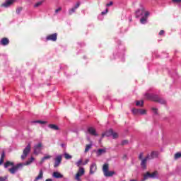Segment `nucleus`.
Masks as SVG:
<instances>
[{"mask_svg":"<svg viewBox=\"0 0 181 181\" xmlns=\"http://www.w3.org/2000/svg\"><path fill=\"white\" fill-rule=\"evenodd\" d=\"M23 166V164L18 163L17 165H13L11 168L8 169V172L11 173V175H15L18 170H19L20 168H22Z\"/></svg>","mask_w":181,"mask_h":181,"instance_id":"nucleus-1","label":"nucleus"},{"mask_svg":"<svg viewBox=\"0 0 181 181\" xmlns=\"http://www.w3.org/2000/svg\"><path fill=\"white\" fill-rule=\"evenodd\" d=\"M84 173H86V170L83 168L80 167L75 176L76 180L81 181V179L80 177H81V176H83Z\"/></svg>","mask_w":181,"mask_h":181,"instance_id":"nucleus-2","label":"nucleus"},{"mask_svg":"<svg viewBox=\"0 0 181 181\" xmlns=\"http://www.w3.org/2000/svg\"><path fill=\"white\" fill-rule=\"evenodd\" d=\"M158 176V171H154L153 173H151L149 172H147L144 175V180H146L148 178L155 179Z\"/></svg>","mask_w":181,"mask_h":181,"instance_id":"nucleus-3","label":"nucleus"},{"mask_svg":"<svg viewBox=\"0 0 181 181\" xmlns=\"http://www.w3.org/2000/svg\"><path fill=\"white\" fill-rule=\"evenodd\" d=\"M30 152V144H28L25 149L23 151V154L21 156V159L24 160V159H26L28 155H29V153Z\"/></svg>","mask_w":181,"mask_h":181,"instance_id":"nucleus-4","label":"nucleus"},{"mask_svg":"<svg viewBox=\"0 0 181 181\" xmlns=\"http://www.w3.org/2000/svg\"><path fill=\"white\" fill-rule=\"evenodd\" d=\"M42 146H43V144H42V143H38L34 146L35 155H39V153H40V152L42 151Z\"/></svg>","mask_w":181,"mask_h":181,"instance_id":"nucleus-5","label":"nucleus"},{"mask_svg":"<svg viewBox=\"0 0 181 181\" xmlns=\"http://www.w3.org/2000/svg\"><path fill=\"white\" fill-rule=\"evenodd\" d=\"M132 112L134 115H145V114H146V110H144V109H135L134 108L132 110Z\"/></svg>","mask_w":181,"mask_h":181,"instance_id":"nucleus-6","label":"nucleus"},{"mask_svg":"<svg viewBox=\"0 0 181 181\" xmlns=\"http://www.w3.org/2000/svg\"><path fill=\"white\" fill-rule=\"evenodd\" d=\"M46 40L47 41L51 40V42H56V40H57V33L49 35L48 36H47Z\"/></svg>","mask_w":181,"mask_h":181,"instance_id":"nucleus-7","label":"nucleus"},{"mask_svg":"<svg viewBox=\"0 0 181 181\" xmlns=\"http://www.w3.org/2000/svg\"><path fill=\"white\" fill-rule=\"evenodd\" d=\"M97 172V164L95 163H93L90 166V175H94Z\"/></svg>","mask_w":181,"mask_h":181,"instance_id":"nucleus-8","label":"nucleus"},{"mask_svg":"<svg viewBox=\"0 0 181 181\" xmlns=\"http://www.w3.org/2000/svg\"><path fill=\"white\" fill-rule=\"evenodd\" d=\"M149 155H147L146 157H145L144 159H141V166L143 168V169H146V162L149 160Z\"/></svg>","mask_w":181,"mask_h":181,"instance_id":"nucleus-9","label":"nucleus"},{"mask_svg":"<svg viewBox=\"0 0 181 181\" xmlns=\"http://www.w3.org/2000/svg\"><path fill=\"white\" fill-rule=\"evenodd\" d=\"M62 163V156H58L55 158V163L54 164V168H59Z\"/></svg>","mask_w":181,"mask_h":181,"instance_id":"nucleus-10","label":"nucleus"},{"mask_svg":"<svg viewBox=\"0 0 181 181\" xmlns=\"http://www.w3.org/2000/svg\"><path fill=\"white\" fill-rule=\"evenodd\" d=\"M144 12H145V8H141V9H138L136 11V18H140V16H142L144 15Z\"/></svg>","mask_w":181,"mask_h":181,"instance_id":"nucleus-11","label":"nucleus"},{"mask_svg":"<svg viewBox=\"0 0 181 181\" xmlns=\"http://www.w3.org/2000/svg\"><path fill=\"white\" fill-rule=\"evenodd\" d=\"M0 44L2 46H8V45H9V39H8L6 37H3L1 39V40L0 41Z\"/></svg>","mask_w":181,"mask_h":181,"instance_id":"nucleus-12","label":"nucleus"},{"mask_svg":"<svg viewBox=\"0 0 181 181\" xmlns=\"http://www.w3.org/2000/svg\"><path fill=\"white\" fill-rule=\"evenodd\" d=\"M15 2V0H7L4 4H2V6H4V8H8V6H11Z\"/></svg>","mask_w":181,"mask_h":181,"instance_id":"nucleus-13","label":"nucleus"},{"mask_svg":"<svg viewBox=\"0 0 181 181\" xmlns=\"http://www.w3.org/2000/svg\"><path fill=\"white\" fill-rule=\"evenodd\" d=\"M49 128H50L51 129H53V131H59L60 130V128L59 127V126L56 125V124H49L48 125Z\"/></svg>","mask_w":181,"mask_h":181,"instance_id":"nucleus-14","label":"nucleus"},{"mask_svg":"<svg viewBox=\"0 0 181 181\" xmlns=\"http://www.w3.org/2000/svg\"><path fill=\"white\" fill-rule=\"evenodd\" d=\"M112 129H110L109 131L106 132L105 133L102 134V138H104V136H111L112 135Z\"/></svg>","mask_w":181,"mask_h":181,"instance_id":"nucleus-15","label":"nucleus"},{"mask_svg":"<svg viewBox=\"0 0 181 181\" xmlns=\"http://www.w3.org/2000/svg\"><path fill=\"white\" fill-rule=\"evenodd\" d=\"M114 175H115V171L107 170L106 173H104V176H105L106 177H111L112 176H114Z\"/></svg>","mask_w":181,"mask_h":181,"instance_id":"nucleus-16","label":"nucleus"},{"mask_svg":"<svg viewBox=\"0 0 181 181\" xmlns=\"http://www.w3.org/2000/svg\"><path fill=\"white\" fill-rule=\"evenodd\" d=\"M52 176L55 177V179H62V177H63V175L59 172H54Z\"/></svg>","mask_w":181,"mask_h":181,"instance_id":"nucleus-17","label":"nucleus"},{"mask_svg":"<svg viewBox=\"0 0 181 181\" xmlns=\"http://www.w3.org/2000/svg\"><path fill=\"white\" fill-rule=\"evenodd\" d=\"M88 132L90 135H93L94 136H97V132H95V129L93 127H90L88 129Z\"/></svg>","mask_w":181,"mask_h":181,"instance_id":"nucleus-18","label":"nucleus"},{"mask_svg":"<svg viewBox=\"0 0 181 181\" xmlns=\"http://www.w3.org/2000/svg\"><path fill=\"white\" fill-rule=\"evenodd\" d=\"M107 149L105 148H100L97 151V156H101L103 153H106Z\"/></svg>","mask_w":181,"mask_h":181,"instance_id":"nucleus-19","label":"nucleus"},{"mask_svg":"<svg viewBox=\"0 0 181 181\" xmlns=\"http://www.w3.org/2000/svg\"><path fill=\"white\" fill-rule=\"evenodd\" d=\"M5 151H3L1 154V158H0V166L1 165H2V163H4V162H5Z\"/></svg>","mask_w":181,"mask_h":181,"instance_id":"nucleus-20","label":"nucleus"},{"mask_svg":"<svg viewBox=\"0 0 181 181\" xmlns=\"http://www.w3.org/2000/svg\"><path fill=\"white\" fill-rule=\"evenodd\" d=\"M109 168H110V165H108V163H105L103 166V173H105L106 172H108Z\"/></svg>","mask_w":181,"mask_h":181,"instance_id":"nucleus-21","label":"nucleus"},{"mask_svg":"<svg viewBox=\"0 0 181 181\" xmlns=\"http://www.w3.org/2000/svg\"><path fill=\"white\" fill-rule=\"evenodd\" d=\"M149 159H155V158H158V151H153L151 153Z\"/></svg>","mask_w":181,"mask_h":181,"instance_id":"nucleus-22","label":"nucleus"},{"mask_svg":"<svg viewBox=\"0 0 181 181\" xmlns=\"http://www.w3.org/2000/svg\"><path fill=\"white\" fill-rule=\"evenodd\" d=\"M13 165H15L13 162L6 161V163H4V168L6 169L7 168H9V166H13Z\"/></svg>","mask_w":181,"mask_h":181,"instance_id":"nucleus-23","label":"nucleus"},{"mask_svg":"<svg viewBox=\"0 0 181 181\" xmlns=\"http://www.w3.org/2000/svg\"><path fill=\"white\" fill-rule=\"evenodd\" d=\"M159 100V96L158 95H153L151 98V101H155L156 103H158Z\"/></svg>","mask_w":181,"mask_h":181,"instance_id":"nucleus-24","label":"nucleus"},{"mask_svg":"<svg viewBox=\"0 0 181 181\" xmlns=\"http://www.w3.org/2000/svg\"><path fill=\"white\" fill-rule=\"evenodd\" d=\"M52 158V156H45L41 159V163H43L46 160L50 159Z\"/></svg>","mask_w":181,"mask_h":181,"instance_id":"nucleus-25","label":"nucleus"},{"mask_svg":"<svg viewBox=\"0 0 181 181\" xmlns=\"http://www.w3.org/2000/svg\"><path fill=\"white\" fill-rule=\"evenodd\" d=\"M136 105L137 107H139V105H140V107H144V100H141V101L137 100V101H136Z\"/></svg>","mask_w":181,"mask_h":181,"instance_id":"nucleus-26","label":"nucleus"},{"mask_svg":"<svg viewBox=\"0 0 181 181\" xmlns=\"http://www.w3.org/2000/svg\"><path fill=\"white\" fill-rule=\"evenodd\" d=\"M93 146L92 144H87L85 148V152L87 153L90 151V148Z\"/></svg>","mask_w":181,"mask_h":181,"instance_id":"nucleus-27","label":"nucleus"},{"mask_svg":"<svg viewBox=\"0 0 181 181\" xmlns=\"http://www.w3.org/2000/svg\"><path fill=\"white\" fill-rule=\"evenodd\" d=\"M180 158H181V153H180V152L176 153L174 156V159H175V160Z\"/></svg>","mask_w":181,"mask_h":181,"instance_id":"nucleus-28","label":"nucleus"},{"mask_svg":"<svg viewBox=\"0 0 181 181\" xmlns=\"http://www.w3.org/2000/svg\"><path fill=\"white\" fill-rule=\"evenodd\" d=\"M33 122L35 124H47V122L42 121V120H37V121H34Z\"/></svg>","mask_w":181,"mask_h":181,"instance_id":"nucleus-29","label":"nucleus"},{"mask_svg":"<svg viewBox=\"0 0 181 181\" xmlns=\"http://www.w3.org/2000/svg\"><path fill=\"white\" fill-rule=\"evenodd\" d=\"M76 8L73 7L72 8L69 10V15H73V13H74V12H76Z\"/></svg>","mask_w":181,"mask_h":181,"instance_id":"nucleus-30","label":"nucleus"},{"mask_svg":"<svg viewBox=\"0 0 181 181\" xmlns=\"http://www.w3.org/2000/svg\"><path fill=\"white\" fill-rule=\"evenodd\" d=\"M148 19V18L146 17H143L140 19V22L141 23H142L143 25L146 23V20Z\"/></svg>","mask_w":181,"mask_h":181,"instance_id":"nucleus-31","label":"nucleus"},{"mask_svg":"<svg viewBox=\"0 0 181 181\" xmlns=\"http://www.w3.org/2000/svg\"><path fill=\"white\" fill-rule=\"evenodd\" d=\"M153 95H151L149 93H146L145 97L146 100H150L151 101Z\"/></svg>","mask_w":181,"mask_h":181,"instance_id":"nucleus-32","label":"nucleus"},{"mask_svg":"<svg viewBox=\"0 0 181 181\" xmlns=\"http://www.w3.org/2000/svg\"><path fill=\"white\" fill-rule=\"evenodd\" d=\"M157 103H159L160 104H166V100L163 98H158V100Z\"/></svg>","mask_w":181,"mask_h":181,"instance_id":"nucleus-33","label":"nucleus"},{"mask_svg":"<svg viewBox=\"0 0 181 181\" xmlns=\"http://www.w3.org/2000/svg\"><path fill=\"white\" fill-rule=\"evenodd\" d=\"M33 160H35V158L31 157V158L28 160L26 161L25 165H30V163H32V162H33Z\"/></svg>","mask_w":181,"mask_h":181,"instance_id":"nucleus-34","label":"nucleus"},{"mask_svg":"<svg viewBox=\"0 0 181 181\" xmlns=\"http://www.w3.org/2000/svg\"><path fill=\"white\" fill-rule=\"evenodd\" d=\"M64 158H65V159L69 160V159H71L72 156L70 154H69L67 153H64Z\"/></svg>","mask_w":181,"mask_h":181,"instance_id":"nucleus-35","label":"nucleus"},{"mask_svg":"<svg viewBox=\"0 0 181 181\" xmlns=\"http://www.w3.org/2000/svg\"><path fill=\"white\" fill-rule=\"evenodd\" d=\"M112 136L113 139H117V138H118V133L112 132Z\"/></svg>","mask_w":181,"mask_h":181,"instance_id":"nucleus-36","label":"nucleus"},{"mask_svg":"<svg viewBox=\"0 0 181 181\" xmlns=\"http://www.w3.org/2000/svg\"><path fill=\"white\" fill-rule=\"evenodd\" d=\"M42 4H43V1H39V2L36 3L34 5V8H38V6H40V5H42Z\"/></svg>","mask_w":181,"mask_h":181,"instance_id":"nucleus-37","label":"nucleus"},{"mask_svg":"<svg viewBox=\"0 0 181 181\" xmlns=\"http://www.w3.org/2000/svg\"><path fill=\"white\" fill-rule=\"evenodd\" d=\"M128 143H129L128 140H123V141H122V143H121V145H122V146H124V145H128Z\"/></svg>","mask_w":181,"mask_h":181,"instance_id":"nucleus-38","label":"nucleus"},{"mask_svg":"<svg viewBox=\"0 0 181 181\" xmlns=\"http://www.w3.org/2000/svg\"><path fill=\"white\" fill-rule=\"evenodd\" d=\"M22 7H18L17 9H16V13L19 14L21 13V12H22Z\"/></svg>","mask_w":181,"mask_h":181,"instance_id":"nucleus-39","label":"nucleus"},{"mask_svg":"<svg viewBox=\"0 0 181 181\" xmlns=\"http://www.w3.org/2000/svg\"><path fill=\"white\" fill-rule=\"evenodd\" d=\"M142 158H144V153H140L139 155V160H142Z\"/></svg>","mask_w":181,"mask_h":181,"instance_id":"nucleus-40","label":"nucleus"},{"mask_svg":"<svg viewBox=\"0 0 181 181\" xmlns=\"http://www.w3.org/2000/svg\"><path fill=\"white\" fill-rule=\"evenodd\" d=\"M60 11H62V7H59L57 9H56L55 15H57V13H59V12H60Z\"/></svg>","mask_w":181,"mask_h":181,"instance_id":"nucleus-41","label":"nucleus"},{"mask_svg":"<svg viewBox=\"0 0 181 181\" xmlns=\"http://www.w3.org/2000/svg\"><path fill=\"white\" fill-rule=\"evenodd\" d=\"M74 8H80V1H78L77 3H76V4L75 5V6H74Z\"/></svg>","mask_w":181,"mask_h":181,"instance_id":"nucleus-42","label":"nucleus"},{"mask_svg":"<svg viewBox=\"0 0 181 181\" xmlns=\"http://www.w3.org/2000/svg\"><path fill=\"white\" fill-rule=\"evenodd\" d=\"M128 159V156L127 154H124L123 156H122V160H127Z\"/></svg>","mask_w":181,"mask_h":181,"instance_id":"nucleus-43","label":"nucleus"},{"mask_svg":"<svg viewBox=\"0 0 181 181\" xmlns=\"http://www.w3.org/2000/svg\"><path fill=\"white\" fill-rule=\"evenodd\" d=\"M152 110L153 111V112H154L156 115H158V109L153 107V108H152Z\"/></svg>","mask_w":181,"mask_h":181,"instance_id":"nucleus-44","label":"nucleus"},{"mask_svg":"<svg viewBox=\"0 0 181 181\" xmlns=\"http://www.w3.org/2000/svg\"><path fill=\"white\" fill-rule=\"evenodd\" d=\"M172 1L174 3V4H179L181 2V0H172Z\"/></svg>","mask_w":181,"mask_h":181,"instance_id":"nucleus-45","label":"nucleus"},{"mask_svg":"<svg viewBox=\"0 0 181 181\" xmlns=\"http://www.w3.org/2000/svg\"><path fill=\"white\" fill-rule=\"evenodd\" d=\"M164 33H165V31H164L163 30H161L159 32L158 35H160V36H162V35H164Z\"/></svg>","mask_w":181,"mask_h":181,"instance_id":"nucleus-46","label":"nucleus"},{"mask_svg":"<svg viewBox=\"0 0 181 181\" xmlns=\"http://www.w3.org/2000/svg\"><path fill=\"white\" fill-rule=\"evenodd\" d=\"M108 13V8H106V11H103L102 13H101V15H105L106 13Z\"/></svg>","mask_w":181,"mask_h":181,"instance_id":"nucleus-47","label":"nucleus"},{"mask_svg":"<svg viewBox=\"0 0 181 181\" xmlns=\"http://www.w3.org/2000/svg\"><path fill=\"white\" fill-rule=\"evenodd\" d=\"M144 16V18H148V16H149V11H146Z\"/></svg>","mask_w":181,"mask_h":181,"instance_id":"nucleus-48","label":"nucleus"},{"mask_svg":"<svg viewBox=\"0 0 181 181\" xmlns=\"http://www.w3.org/2000/svg\"><path fill=\"white\" fill-rule=\"evenodd\" d=\"M113 4L114 3L112 1H110V3L106 4V6H112V5H113Z\"/></svg>","mask_w":181,"mask_h":181,"instance_id":"nucleus-49","label":"nucleus"},{"mask_svg":"<svg viewBox=\"0 0 181 181\" xmlns=\"http://www.w3.org/2000/svg\"><path fill=\"white\" fill-rule=\"evenodd\" d=\"M6 177H0V181H6Z\"/></svg>","mask_w":181,"mask_h":181,"instance_id":"nucleus-50","label":"nucleus"},{"mask_svg":"<svg viewBox=\"0 0 181 181\" xmlns=\"http://www.w3.org/2000/svg\"><path fill=\"white\" fill-rule=\"evenodd\" d=\"M88 162H90V160L86 159V160H85V162L83 163V165H87V163H88Z\"/></svg>","mask_w":181,"mask_h":181,"instance_id":"nucleus-51","label":"nucleus"},{"mask_svg":"<svg viewBox=\"0 0 181 181\" xmlns=\"http://www.w3.org/2000/svg\"><path fill=\"white\" fill-rule=\"evenodd\" d=\"M81 160H78V162H77V166H80V165H81Z\"/></svg>","mask_w":181,"mask_h":181,"instance_id":"nucleus-52","label":"nucleus"},{"mask_svg":"<svg viewBox=\"0 0 181 181\" xmlns=\"http://www.w3.org/2000/svg\"><path fill=\"white\" fill-rule=\"evenodd\" d=\"M45 181H53V180L50 179V178H48Z\"/></svg>","mask_w":181,"mask_h":181,"instance_id":"nucleus-53","label":"nucleus"}]
</instances>
